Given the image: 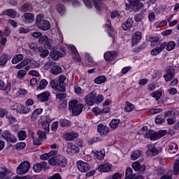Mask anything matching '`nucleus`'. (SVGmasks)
<instances>
[{
	"label": "nucleus",
	"instance_id": "obj_1",
	"mask_svg": "<svg viewBox=\"0 0 179 179\" xmlns=\"http://www.w3.org/2000/svg\"><path fill=\"white\" fill-rule=\"evenodd\" d=\"M84 107L83 103H79L78 99H72L69 102V110L71 111L73 117L80 115Z\"/></svg>",
	"mask_w": 179,
	"mask_h": 179
},
{
	"label": "nucleus",
	"instance_id": "obj_2",
	"mask_svg": "<svg viewBox=\"0 0 179 179\" xmlns=\"http://www.w3.org/2000/svg\"><path fill=\"white\" fill-rule=\"evenodd\" d=\"M1 137L8 143H16L17 142V137L9 130H4L1 134Z\"/></svg>",
	"mask_w": 179,
	"mask_h": 179
},
{
	"label": "nucleus",
	"instance_id": "obj_3",
	"mask_svg": "<svg viewBox=\"0 0 179 179\" xmlns=\"http://www.w3.org/2000/svg\"><path fill=\"white\" fill-rule=\"evenodd\" d=\"M30 170V162L24 161L17 168V174H26Z\"/></svg>",
	"mask_w": 179,
	"mask_h": 179
},
{
	"label": "nucleus",
	"instance_id": "obj_4",
	"mask_svg": "<svg viewBox=\"0 0 179 179\" xmlns=\"http://www.w3.org/2000/svg\"><path fill=\"white\" fill-rule=\"evenodd\" d=\"M65 54H66L65 48H62L60 51L54 50L50 52V56L54 61H58V59H59V58H62Z\"/></svg>",
	"mask_w": 179,
	"mask_h": 179
},
{
	"label": "nucleus",
	"instance_id": "obj_5",
	"mask_svg": "<svg viewBox=\"0 0 179 179\" xmlns=\"http://www.w3.org/2000/svg\"><path fill=\"white\" fill-rule=\"evenodd\" d=\"M96 96H97V92L92 91L85 96V102L90 107L96 104Z\"/></svg>",
	"mask_w": 179,
	"mask_h": 179
},
{
	"label": "nucleus",
	"instance_id": "obj_6",
	"mask_svg": "<svg viewBox=\"0 0 179 179\" xmlns=\"http://www.w3.org/2000/svg\"><path fill=\"white\" fill-rule=\"evenodd\" d=\"M77 169L80 173H87L90 171L92 166L89 165V163L80 160L77 162Z\"/></svg>",
	"mask_w": 179,
	"mask_h": 179
},
{
	"label": "nucleus",
	"instance_id": "obj_7",
	"mask_svg": "<svg viewBox=\"0 0 179 179\" xmlns=\"http://www.w3.org/2000/svg\"><path fill=\"white\" fill-rule=\"evenodd\" d=\"M50 91H44L36 96V100L38 103H45L50 100Z\"/></svg>",
	"mask_w": 179,
	"mask_h": 179
},
{
	"label": "nucleus",
	"instance_id": "obj_8",
	"mask_svg": "<svg viewBox=\"0 0 179 179\" xmlns=\"http://www.w3.org/2000/svg\"><path fill=\"white\" fill-rule=\"evenodd\" d=\"M117 57H118V52L115 50L108 51L103 55L104 59L107 62H111L113 61H115Z\"/></svg>",
	"mask_w": 179,
	"mask_h": 179
},
{
	"label": "nucleus",
	"instance_id": "obj_9",
	"mask_svg": "<svg viewBox=\"0 0 179 179\" xmlns=\"http://www.w3.org/2000/svg\"><path fill=\"white\" fill-rule=\"evenodd\" d=\"M129 3L131 6L132 12H139L143 6V3L141 2V0H129Z\"/></svg>",
	"mask_w": 179,
	"mask_h": 179
},
{
	"label": "nucleus",
	"instance_id": "obj_10",
	"mask_svg": "<svg viewBox=\"0 0 179 179\" xmlns=\"http://www.w3.org/2000/svg\"><path fill=\"white\" fill-rule=\"evenodd\" d=\"M66 80V76L60 75L58 77L57 82L59 83V92L62 93L66 92L65 81Z\"/></svg>",
	"mask_w": 179,
	"mask_h": 179
},
{
	"label": "nucleus",
	"instance_id": "obj_11",
	"mask_svg": "<svg viewBox=\"0 0 179 179\" xmlns=\"http://www.w3.org/2000/svg\"><path fill=\"white\" fill-rule=\"evenodd\" d=\"M83 3H85V6L87 8H89V9H92L93 8V3L95 7V9L96 10H101V6L99 5V1L96 0H83Z\"/></svg>",
	"mask_w": 179,
	"mask_h": 179
},
{
	"label": "nucleus",
	"instance_id": "obj_12",
	"mask_svg": "<svg viewBox=\"0 0 179 179\" xmlns=\"http://www.w3.org/2000/svg\"><path fill=\"white\" fill-rule=\"evenodd\" d=\"M134 18L129 17L127 21L121 24V27L124 31H128V30H131L134 27Z\"/></svg>",
	"mask_w": 179,
	"mask_h": 179
},
{
	"label": "nucleus",
	"instance_id": "obj_13",
	"mask_svg": "<svg viewBox=\"0 0 179 179\" xmlns=\"http://www.w3.org/2000/svg\"><path fill=\"white\" fill-rule=\"evenodd\" d=\"M39 44H42L45 48H51V39L48 36L43 35L38 39Z\"/></svg>",
	"mask_w": 179,
	"mask_h": 179
},
{
	"label": "nucleus",
	"instance_id": "obj_14",
	"mask_svg": "<svg viewBox=\"0 0 179 179\" xmlns=\"http://www.w3.org/2000/svg\"><path fill=\"white\" fill-rule=\"evenodd\" d=\"M57 162L58 167H61V169H65L68 165V159L63 155H57Z\"/></svg>",
	"mask_w": 179,
	"mask_h": 179
},
{
	"label": "nucleus",
	"instance_id": "obj_15",
	"mask_svg": "<svg viewBox=\"0 0 179 179\" xmlns=\"http://www.w3.org/2000/svg\"><path fill=\"white\" fill-rule=\"evenodd\" d=\"M174 69L173 67H169L166 71V74L164 75V78L165 80V82H171L173 79H174Z\"/></svg>",
	"mask_w": 179,
	"mask_h": 179
},
{
	"label": "nucleus",
	"instance_id": "obj_16",
	"mask_svg": "<svg viewBox=\"0 0 179 179\" xmlns=\"http://www.w3.org/2000/svg\"><path fill=\"white\" fill-rule=\"evenodd\" d=\"M131 167L134 171H140V173H144L146 170L145 164H141V162L136 161L131 164Z\"/></svg>",
	"mask_w": 179,
	"mask_h": 179
},
{
	"label": "nucleus",
	"instance_id": "obj_17",
	"mask_svg": "<svg viewBox=\"0 0 179 179\" xmlns=\"http://www.w3.org/2000/svg\"><path fill=\"white\" fill-rule=\"evenodd\" d=\"M142 39V33L141 31H136L133 35L131 38V44L132 47H134V45H138L139 41Z\"/></svg>",
	"mask_w": 179,
	"mask_h": 179
},
{
	"label": "nucleus",
	"instance_id": "obj_18",
	"mask_svg": "<svg viewBox=\"0 0 179 179\" xmlns=\"http://www.w3.org/2000/svg\"><path fill=\"white\" fill-rule=\"evenodd\" d=\"M38 29L43 30V31H47L51 29V23L47 20H43L41 23L37 25Z\"/></svg>",
	"mask_w": 179,
	"mask_h": 179
},
{
	"label": "nucleus",
	"instance_id": "obj_19",
	"mask_svg": "<svg viewBox=\"0 0 179 179\" xmlns=\"http://www.w3.org/2000/svg\"><path fill=\"white\" fill-rule=\"evenodd\" d=\"M19 71L17 73V78L20 79V80H23L24 79V76L27 75V72L30 71V66H27L24 69H18Z\"/></svg>",
	"mask_w": 179,
	"mask_h": 179
},
{
	"label": "nucleus",
	"instance_id": "obj_20",
	"mask_svg": "<svg viewBox=\"0 0 179 179\" xmlns=\"http://www.w3.org/2000/svg\"><path fill=\"white\" fill-rule=\"evenodd\" d=\"M45 169H47V162H41L33 166V170L35 173H40V171L45 170Z\"/></svg>",
	"mask_w": 179,
	"mask_h": 179
},
{
	"label": "nucleus",
	"instance_id": "obj_21",
	"mask_svg": "<svg viewBox=\"0 0 179 179\" xmlns=\"http://www.w3.org/2000/svg\"><path fill=\"white\" fill-rule=\"evenodd\" d=\"M145 40L151 43V45H159L160 44V37L157 35L153 36H147Z\"/></svg>",
	"mask_w": 179,
	"mask_h": 179
},
{
	"label": "nucleus",
	"instance_id": "obj_22",
	"mask_svg": "<svg viewBox=\"0 0 179 179\" xmlns=\"http://www.w3.org/2000/svg\"><path fill=\"white\" fill-rule=\"evenodd\" d=\"M113 166L110 164H101L98 166L99 173H109L111 171Z\"/></svg>",
	"mask_w": 179,
	"mask_h": 179
},
{
	"label": "nucleus",
	"instance_id": "obj_23",
	"mask_svg": "<svg viewBox=\"0 0 179 179\" xmlns=\"http://www.w3.org/2000/svg\"><path fill=\"white\" fill-rule=\"evenodd\" d=\"M144 138L146 139H150L151 141H158L157 132L153 130H149L148 132H146L144 135Z\"/></svg>",
	"mask_w": 179,
	"mask_h": 179
},
{
	"label": "nucleus",
	"instance_id": "obj_24",
	"mask_svg": "<svg viewBox=\"0 0 179 179\" xmlns=\"http://www.w3.org/2000/svg\"><path fill=\"white\" fill-rule=\"evenodd\" d=\"M97 131L101 136H106L108 134L109 129L108 127L104 126L103 124H99L97 126Z\"/></svg>",
	"mask_w": 179,
	"mask_h": 179
},
{
	"label": "nucleus",
	"instance_id": "obj_25",
	"mask_svg": "<svg viewBox=\"0 0 179 179\" xmlns=\"http://www.w3.org/2000/svg\"><path fill=\"white\" fill-rule=\"evenodd\" d=\"M31 63V59L26 58L22 60L20 64H17L15 68V69H23V68H26V66H30L29 64Z\"/></svg>",
	"mask_w": 179,
	"mask_h": 179
},
{
	"label": "nucleus",
	"instance_id": "obj_26",
	"mask_svg": "<svg viewBox=\"0 0 179 179\" xmlns=\"http://www.w3.org/2000/svg\"><path fill=\"white\" fill-rule=\"evenodd\" d=\"M51 122H52V119H51L50 115H47L42 124V127L46 132H50V124Z\"/></svg>",
	"mask_w": 179,
	"mask_h": 179
},
{
	"label": "nucleus",
	"instance_id": "obj_27",
	"mask_svg": "<svg viewBox=\"0 0 179 179\" xmlns=\"http://www.w3.org/2000/svg\"><path fill=\"white\" fill-rule=\"evenodd\" d=\"M3 16H8L11 19H15L16 17V15H17V12L12 8H9L5 10L2 12Z\"/></svg>",
	"mask_w": 179,
	"mask_h": 179
},
{
	"label": "nucleus",
	"instance_id": "obj_28",
	"mask_svg": "<svg viewBox=\"0 0 179 179\" xmlns=\"http://www.w3.org/2000/svg\"><path fill=\"white\" fill-rule=\"evenodd\" d=\"M80 150L79 147L74 144H71L66 149V152L69 155H76V153H79Z\"/></svg>",
	"mask_w": 179,
	"mask_h": 179
},
{
	"label": "nucleus",
	"instance_id": "obj_29",
	"mask_svg": "<svg viewBox=\"0 0 179 179\" xmlns=\"http://www.w3.org/2000/svg\"><path fill=\"white\" fill-rule=\"evenodd\" d=\"M20 108L17 109V113L18 114H29V113H31V108L24 106L23 105H20Z\"/></svg>",
	"mask_w": 179,
	"mask_h": 179
},
{
	"label": "nucleus",
	"instance_id": "obj_30",
	"mask_svg": "<svg viewBox=\"0 0 179 179\" xmlns=\"http://www.w3.org/2000/svg\"><path fill=\"white\" fill-rule=\"evenodd\" d=\"M78 136H79V134L75 131L69 132L65 135L66 141H75Z\"/></svg>",
	"mask_w": 179,
	"mask_h": 179
},
{
	"label": "nucleus",
	"instance_id": "obj_31",
	"mask_svg": "<svg viewBox=\"0 0 179 179\" xmlns=\"http://www.w3.org/2000/svg\"><path fill=\"white\" fill-rule=\"evenodd\" d=\"M169 152L171 153V155H174V153H177L178 150V145L176 143H171L169 145Z\"/></svg>",
	"mask_w": 179,
	"mask_h": 179
},
{
	"label": "nucleus",
	"instance_id": "obj_32",
	"mask_svg": "<svg viewBox=\"0 0 179 179\" xmlns=\"http://www.w3.org/2000/svg\"><path fill=\"white\" fill-rule=\"evenodd\" d=\"M155 122L156 125H162L166 122V117L163 115H158L155 117Z\"/></svg>",
	"mask_w": 179,
	"mask_h": 179
},
{
	"label": "nucleus",
	"instance_id": "obj_33",
	"mask_svg": "<svg viewBox=\"0 0 179 179\" xmlns=\"http://www.w3.org/2000/svg\"><path fill=\"white\" fill-rule=\"evenodd\" d=\"M142 156V150H135L131 154V160H138L139 157Z\"/></svg>",
	"mask_w": 179,
	"mask_h": 179
},
{
	"label": "nucleus",
	"instance_id": "obj_34",
	"mask_svg": "<svg viewBox=\"0 0 179 179\" xmlns=\"http://www.w3.org/2000/svg\"><path fill=\"white\" fill-rule=\"evenodd\" d=\"M106 82H107V78L104 76H99L94 80V83L96 85H102V83H106Z\"/></svg>",
	"mask_w": 179,
	"mask_h": 179
},
{
	"label": "nucleus",
	"instance_id": "obj_35",
	"mask_svg": "<svg viewBox=\"0 0 179 179\" xmlns=\"http://www.w3.org/2000/svg\"><path fill=\"white\" fill-rule=\"evenodd\" d=\"M11 86L12 84L10 83H8L6 85L3 80H0V90H8V92H10Z\"/></svg>",
	"mask_w": 179,
	"mask_h": 179
},
{
	"label": "nucleus",
	"instance_id": "obj_36",
	"mask_svg": "<svg viewBox=\"0 0 179 179\" xmlns=\"http://www.w3.org/2000/svg\"><path fill=\"white\" fill-rule=\"evenodd\" d=\"M38 52L41 58H45V57H48L50 52L48 50L45 48H43V47H39Z\"/></svg>",
	"mask_w": 179,
	"mask_h": 179
},
{
	"label": "nucleus",
	"instance_id": "obj_37",
	"mask_svg": "<svg viewBox=\"0 0 179 179\" xmlns=\"http://www.w3.org/2000/svg\"><path fill=\"white\" fill-rule=\"evenodd\" d=\"M133 171L131 169V167H127L126 169V172H125V178L124 179H133L135 176H136V173H132Z\"/></svg>",
	"mask_w": 179,
	"mask_h": 179
},
{
	"label": "nucleus",
	"instance_id": "obj_38",
	"mask_svg": "<svg viewBox=\"0 0 179 179\" xmlns=\"http://www.w3.org/2000/svg\"><path fill=\"white\" fill-rule=\"evenodd\" d=\"M50 72L52 73V75H59V73H62V69L59 66H53L50 69Z\"/></svg>",
	"mask_w": 179,
	"mask_h": 179
},
{
	"label": "nucleus",
	"instance_id": "obj_39",
	"mask_svg": "<svg viewBox=\"0 0 179 179\" xmlns=\"http://www.w3.org/2000/svg\"><path fill=\"white\" fill-rule=\"evenodd\" d=\"M135 109V105L133 103H131L129 101H126V105L124 107V111L126 113H132L134 110Z\"/></svg>",
	"mask_w": 179,
	"mask_h": 179
},
{
	"label": "nucleus",
	"instance_id": "obj_40",
	"mask_svg": "<svg viewBox=\"0 0 179 179\" xmlns=\"http://www.w3.org/2000/svg\"><path fill=\"white\" fill-rule=\"evenodd\" d=\"M22 60H23V55L18 54V55H15L13 57V58L11 60V63L13 64H19V62H20Z\"/></svg>",
	"mask_w": 179,
	"mask_h": 179
},
{
	"label": "nucleus",
	"instance_id": "obj_41",
	"mask_svg": "<svg viewBox=\"0 0 179 179\" xmlns=\"http://www.w3.org/2000/svg\"><path fill=\"white\" fill-rule=\"evenodd\" d=\"M59 125L60 127H62V128H68L69 127H71V125H72V123L71 122V121L66 120V119H61L59 120Z\"/></svg>",
	"mask_w": 179,
	"mask_h": 179
},
{
	"label": "nucleus",
	"instance_id": "obj_42",
	"mask_svg": "<svg viewBox=\"0 0 179 179\" xmlns=\"http://www.w3.org/2000/svg\"><path fill=\"white\" fill-rule=\"evenodd\" d=\"M48 85V81H47L45 79H43L41 80L39 86L37 87L36 90H44Z\"/></svg>",
	"mask_w": 179,
	"mask_h": 179
},
{
	"label": "nucleus",
	"instance_id": "obj_43",
	"mask_svg": "<svg viewBox=\"0 0 179 179\" xmlns=\"http://www.w3.org/2000/svg\"><path fill=\"white\" fill-rule=\"evenodd\" d=\"M150 96L153 97V99H155L157 101H159L162 98V96H163V92L162 91H155L152 92Z\"/></svg>",
	"mask_w": 179,
	"mask_h": 179
},
{
	"label": "nucleus",
	"instance_id": "obj_44",
	"mask_svg": "<svg viewBox=\"0 0 179 179\" xmlns=\"http://www.w3.org/2000/svg\"><path fill=\"white\" fill-rule=\"evenodd\" d=\"M120 122H121V120L120 119H113L111 120L110 123L109 124V126L113 129H116V128H118V125L120 124Z\"/></svg>",
	"mask_w": 179,
	"mask_h": 179
},
{
	"label": "nucleus",
	"instance_id": "obj_45",
	"mask_svg": "<svg viewBox=\"0 0 179 179\" xmlns=\"http://www.w3.org/2000/svg\"><path fill=\"white\" fill-rule=\"evenodd\" d=\"M24 17L29 23H32V22H34V15L33 13H26L24 14Z\"/></svg>",
	"mask_w": 179,
	"mask_h": 179
},
{
	"label": "nucleus",
	"instance_id": "obj_46",
	"mask_svg": "<svg viewBox=\"0 0 179 179\" xmlns=\"http://www.w3.org/2000/svg\"><path fill=\"white\" fill-rule=\"evenodd\" d=\"M145 19V15H143V13H139L134 15V20L136 23H139V22H142Z\"/></svg>",
	"mask_w": 179,
	"mask_h": 179
},
{
	"label": "nucleus",
	"instance_id": "obj_47",
	"mask_svg": "<svg viewBox=\"0 0 179 179\" xmlns=\"http://www.w3.org/2000/svg\"><path fill=\"white\" fill-rule=\"evenodd\" d=\"M106 154L103 151H96L94 152V157H96L97 160H103Z\"/></svg>",
	"mask_w": 179,
	"mask_h": 179
},
{
	"label": "nucleus",
	"instance_id": "obj_48",
	"mask_svg": "<svg viewBox=\"0 0 179 179\" xmlns=\"http://www.w3.org/2000/svg\"><path fill=\"white\" fill-rule=\"evenodd\" d=\"M17 138L19 141H24L26 138H27V135L26 134V131L23 130H20L18 131Z\"/></svg>",
	"mask_w": 179,
	"mask_h": 179
},
{
	"label": "nucleus",
	"instance_id": "obj_49",
	"mask_svg": "<svg viewBox=\"0 0 179 179\" xmlns=\"http://www.w3.org/2000/svg\"><path fill=\"white\" fill-rule=\"evenodd\" d=\"M8 63V55H3L0 57V66H5Z\"/></svg>",
	"mask_w": 179,
	"mask_h": 179
},
{
	"label": "nucleus",
	"instance_id": "obj_50",
	"mask_svg": "<svg viewBox=\"0 0 179 179\" xmlns=\"http://www.w3.org/2000/svg\"><path fill=\"white\" fill-rule=\"evenodd\" d=\"M166 51H173L176 48V43L174 41L166 42Z\"/></svg>",
	"mask_w": 179,
	"mask_h": 179
},
{
	"label": "nucleus",
	"instance_id": "obj_51",
	"mask_svg": "<svg viewBox=\"0 0 179 179\" xmlns=\"http://www.w3.org/2000/svg\"><path fill=\"white\" fill-rule=\"evenodd\" d=\"M173 173L174 176H178L179 174V159L173 165Z\"/></svg>",
	"mask_w": 179,
	"mask_h": 179
},
{
	"label": "nucleus",
	"instance_id": "obj_52",
	"mask_svg": "<svg viewBox=\"0 0 179 179\" xmlns=\"http://www.w3.org/2000/svg\"><path fill=\"white\" fill-rule=\"evenodd\" d=\"M16 150H23L26 148V143L24 142L17 143L15 145Z\"/></svg>",
	"mask_w": 179,
	"mask_h": 179
},
{
	"label": "nucleus",
	"instance_id": "obj_53",
	"mask_svg": "<svg viewBox=\"0 0 179 179\" xmlns=\"http://www.w3.org/2000/svg\"><path fill=\"white\" fill-rule=\"evenodd\" d=\"M51 87L52 89H57L58 92H59V84L58 83V80H52L50 82Z\"/></svg>",
	"mask_w": 179,
	"mask_h": 179
},
{
	"label": "nucleus",
	"instance_id": "obj_54",
	"mask_svg": "<svg viewBox=\"0 0 179 179\" xmlns=\"http://www.w3.org/2000/svg\"><path fill=\"white\" fill-rule=\"evenodd\" d=\"M48 163L50 166H58V162L57 161V156L56 157H52L49 159Z\"/></svg>",
	"mask_w": 179,
	"mask_h": 179
},
{
	"label": "nucleus",
	"instance_id": "obj_55",
	"mask_svg": "<svg viewBox=\"0 0 179 179\" xmlns=\"http://www.w3.org/2000/svg\"><path fill=\"white\" fill-rule=\"evenodd\" d=\"M29 47L31 51H34L35 52H38V46L36 43L29 42Z\"/></svg>",
	"mask_w": 179,
	"mask_h": 179
},
{
	"label": "nucleus",
	"instance_id": "obj_56",
	"mask_svg": "<svg viewBox=\"0 0 179 179\" xmlns=\"http://www.w3.org/2000/svg\"><path fill=\"white\" fill-rule=\"evenodd\" d=\"M96 104H100L104 101V96L103 94L95 95Z\"/></svg>",
	"mask_w": 179,
	"mask_h": 179
},
{
	"label": "nucleus",
	"instance_id": "obj_57",
	"mask_svg": "<svg viewBox=\"0 0 179 179\" xmlns=\"http://www.w3.org/2000/svg\"><path fill=\"white\" fill-rule=\"evenodd\" d=\"M147 152L152 153V156H156V155H159V150H157V148H156V147L155 146H152L151 148H149Z\"/></svg>",
	"mask_w": 179,
	"mask_h": 179
},
{
	"label": "nucleus",
	"instance_id": "obj_58",
	"mask_svg": "<svg viewBox=\"0 0 179 179\" xmlns=\"http://www.w3.org/2000/svg\"><path fill=\"white\" fill-rule=\"evenodd\" d=\"M58 127H59L58 121L54 122L51 125V131L52 132L58 131Z\"/></svg>",
	"mask_w": 179,
	"mask_h": 179
},
{
	"label": "nucleus",
	"instance_id": "obj_59",
	"mask_svg": "<svg viewBox=\"0 0 179 179\" xmlns=\"http://www.w3.org/2000/svg\"><path fill=\"white\" fill-rule=\"evenodd\" d=\"M157 135L158 136V139L163 138V136H166L167 135V130H159L157 132Z\"/></svg>",
	"mask_w": 179,
	"mask_h": 179
},
{
	"label": "nucleus",
	"instance_id": "obj_60",
	"mask_svg": "<svg viewBox=\"0 0 179 179\" xmlns=\"http://www.w3.org/2000/svg\"><path fill=\"white\" fill-rule=\"evenodd\" d=\"M56 99H58L59 100H64V99H66V93H61V92L57 93Z\"/></svg>",
	"mask_w": 179,
	"mask_h": 179
},
{
	"label": "nucleus",
	"instance_id": "obj_61",
	"mask_svg": "<svg viewBox=\"0 0 179 179\" xmlns=\"http://www.w3.org/2000/svg\"><path fill=\"white\" fill-rule=\"evenodd\" d=\"M160 52H162L160 49L157 47L151 50V55H152V57H156V55H159Z\"/></svg>",
	"mask_w": 179,
	"mask_h": 179
},
{
	"label": "nucleus",
	"instance_id": "obj_62",
	"mask_svg": "<svg viewBox=\"0 0 179 179\" xmlns=\"http://www.w3.org/2000/svg\"><path fill=\"white\" fill-rule=\"evenodd\" d=\"M92 112L94 113V114L97 116V115H102L101 113V109L99 107H95L92 109Z\"/></svg>",
	"mask_w": 179,
	"mask_h": 179
},
{
	"label": "nucleus",
	"instance_id": "obj_63",
	"mask_svg": "<svg viewBox=\"0 0 179 179\" xmlns=\"http://www.w3.org/2000/svg\"><path fill=\"white\" fill-rule=\"evenodd\" d=\"M57 10L60 14L64 13V12H65V6H64L63 4H59L57 6Z\"/></svg>",
	"mask_w": 179,
	"mask_h": 179
},
{
	"label": "nucleus",
	"instance_id": "obj_64",
	"mask_svg": "<svg viewBox=\"0 0 179 179\" xmlns=\"http://www.w3.org/2000/svg\"><path fill=\"white\" fill-rule=\"evenodd\" d=\"M105 28L108 29V31H114V28L111 25V21H108L107 23L105 24Z\"/></svg>",
	"mask_w": 179,
	"mask_h": 179
}]
</instances>
